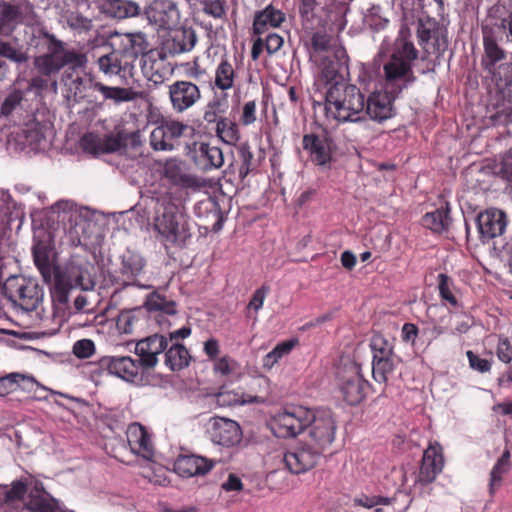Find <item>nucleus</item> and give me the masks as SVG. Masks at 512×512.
<instances>
[{
  "label": "nucleus",
  "mask_w": 512,
  "mask_h": 512,
  "mask_svg": "<svg viewBox=\"0 0 512 512\" xmlns=\"http://www.w3.org/2000/svg\"><path fill=\"white\" fill-rule=\"evenodd\" d=\"M321 456L320 450H316L308 442L299 443L284 453L283 462L289 472L301 474L314 468Z\"/></svg>",
  "instance_id": "dca6fc26"
},
{
  "label": "nucleus",
  "mask_w": 512,
  "mask_h": 512,
  "mask_svg": "<svg viewBox=\"0 0 512 512\" xmlns=\"http://www.w3.org/2000/svg\"><path fill=\"white\" fill-rule=\"evenodd\" d=\"M334 2L335 0H301L300 15L307 25L320 24Z\"/></svg>",
  "instance_id": "7c9ffc66"
},
{
  "label": "nucleus",
  "mask_w": 512,
  "mask_h": 512,
  "mask_svg": "<svg viewBox=\"0 0 512 512\" xmlns=\"http://www.w3.org/2000/svg\"><path fill=\"white\" fill-rule=\"evenodd\" d=\"M422 224L435 233L446 231L450 224L449 208L436 209L426 213L422 218Z\"/></svg>",
  "instance_id": "ea45409f"
},
{
  "label": "nucleus",
  "mask_w": 512,
  "mask_h": 512,
  "mask_svg": "<svg viewBox=\"0 0 512 512\" xmlns=\"http://www.w3.org/2000/svg\"><path fill=\"white\" fill-rule=\"evenodd\" d=\"M154 18L163 28L171 29L180 22V12L173 0H155Z\"/></svg>",
  "instance_id": "2f4dec72"
},
{
  "label": "nucleus",
  "mask_w": 512,
  "mask_h": 512,
  "mask_svg": "<svg viewBox=\"0 0 512 512\" xmlns=\"http://www.w3.org/2000/svg\"><path fill=\"white\" fill-rule=\"evenodd\" d=\"M484 49L485 58L483 59V66L489 72H493L494 65L505 57L504 51L489 37H484Z\"/></svg>",
  "instance_id": "09e8293b"
},
{
  "label": "nucleus",
  "mask_w": 512,
  "mask_h": 512,
  "mask_svg": "<svg viewBox=\"0 0 512 512\" xmlns=\"http://www.w3.org/2000/svg\"><path fill=\"white\" fill-rule=\"evenodd\" d=\"M417 34L420 44L428 54L441 56L448 48V31L434 20L419 21Z\"/></svg>",
  "instance_id": "4468645a"
},
{
  "label": "nucleus",
  "mask_w": 512,
  "mask_h": 512,
  "mask_svg": "<svg viewBox=\"0 0 512 512\" xmlns=\"http://www.w3.org/2000/svg\"><path fill=\"white\" fill-rule=\"evenodd\" d=\"M34 263L40 271L45 282L52 280L55 265L50 260V250L44 242H37L32 248Z\"/></svg>",
  "instance_id": "f704fd0d"
},
{
  "label": "nucleus",
  "mask_w": 512,
  "mask_h": 512,
  "mask_svg": "<svg viewBox=\"0 0 512 512\" xmlns=\"http://www.w3.org/2000/svg\"><path fill=\"white\" fill-rule=\"evenodd\" d=\"M444 467L442 447L437 442L431 443L424 451L419 472V481L431 483Z\"/></svg>",
  "instance_id": "393cba45"
},
{
  "label": "nucleus",
  "mask_w": 512,
  "mask_h": 512,
  "mask_svg": "<svg viewBox=\"0 0 512 512\" xmlns=\"http://www.w3.org/2000/svg\"><path fill=\"white\" fill-rule=\"evenodd\" d=\"M194 162L202 170L208 171L220 168L224 163L223 152L208 143H195Z\"/></svg>",
  "instance_id": "c85d7f7f"
},
{
  "label": "nucleus",
  "mask_w": 512,
  "mask_h": 512,
  "mask_svg": "<svg viewBox=\"0 0 512 512\" xmlns=\"http://www.w3.org/2000/svg\"><path fill=\"white\" fill-rule=\"evenodd\" d=\"M163 176L173 185L182 188H199L202 186V180L188 173L185 164L178 159H169L165 162Z\"/></svg>",
  "instance_id": "a878e982"
},
{
  "label": "nucleus",
  "mask_w": 512,
  "mask_h": 512,
  "mask_svg": "<svg viewBox=\"0 0 512 512\" xmlns=\"http://www.w3.org/2000/svg\"><path fill=\"white\" fill-rule=\"evenodd\" d=\"M66 21L72 29L79 31H88L92 26L91 20L78 12L69 13L66 17Z\"/></svg>",
  "instance_id": "e2e57ef3"
},
{
  "label": "nucleus",
  "mask_w": 512,
  "mask_h": 512,
  "mask_svg": "<svg viewBox=\"0 0 512 512\" xmlns=\"http://www.w3.org/2000/svg\"><path fill=\"white\" fill-rule=\"evenodd\" d=\"M438 290L442 300L447 301L453 307H456L458 305V301L455 295L453 294V280L446 274L441 273L438 275Z\"/></svg>",
  "instance_id": "5fc2aeb1"
},
{
  "label": "nucleus",
  "mask_w": 512,
  "mask_h": 512,
  "mask_svg": "<svg viewBox=\"0 0 512 512\" xmlns=\"http://www.w3.org/2000/svg\"><path fill=\"white\" fill-rule=\"evenodd\" d=\"M302 145L313 164L322 168H330L337 145L327 129H322L318 133L305 134Z\"/></svg>",
  "instance_id": "1a4fd4ad"
},
{
  "label": "nucleus",
  "mask_w": 512,
  "mask_h": 512,
  "mask_svg": "<svg viewBox=\"0 0 512 512\" xmlns=\"http://www.w3.org/2000/svg\"><path fill=\"white\" fill-rule=\"evenodd\" d=\"M191 131L192 128L183 122L165 120L151 132L150 142L155 150L172 151L180 145V139Z\"/></svg>",
  "instance_id": "ddd939ff"
},
{
  "label": "nucleus",
  "mask_w": 512,
  "mask_h": 512,
  "mask_svg": "<svg viewBox=\"0 0 512 512\" xmlns=\"http://www.w3.org/2000/svg\"><path fill=\"white\" fill-rule=\"evenodd\" d=\"M143 49V39L140 35H122L111 52L98 58L99 70L105 75L119 76L126 81L133 76L134 64Z\"/></svg>",
  "instance_id": "7ed1b4c3"
},
{
  "label": "nucleus",
  "mask_w": 512,
  "mask_h": 512,
  "mask_svg": "<svg viewBox=\"0 0 512 512\" xmlns=\"http://www.w3.org/2000/svg\"><path fill=\"white\" fill-rule=\"evenodd\" d=\"M238 154L241 161L239 167V177L243 180L247 177L251 170L253 153L247 143L241 144L238 147Z\"/></svg>",
  "instance_id": "4d7b16f0"
},
{
  "label": "nucleus",
  "mask_w": 512,
  "mask_h": 512,
  "mask_svg": "<svg viewBox=\"0 0 512 512\" xmlns=\"http://www.w3.org/2000/svg\"><path fill=\"white\" fill-rule=\"evenodd\" d=\"M119 279L124 286H139L138 278L144 273L146 260L141 253L126 249L120 257Z\"/></svg>",
  "instance_id": "412c9836"
},
{
  "label": "nucleus",
  "mask_w": 512,
  "mask_h": 512,
  "mask_svg": "<svg viewBox=\"0 0 512 512\" xmlns=\"http://www.w3.org/2000/svg\"><path fill=\"white\" fill-rule=\"evenodd\" d=\"M203 12L215 19H222L226 15L225 0H205L203 1Z\"/></svg>",
  "instance_id": "bf43d9fd"
},
{
  "label": "nucleus",
  "mask_w": 512,
  "mask_h": 512,
  "mask_svg": "<svg viewBox=\"0 0 512 512\" xmlns=\"http://www.w3.org/2000/svg\"><path fill=\"white\" fill-rule=\"evenodd\" d=\"M506 225V215L499 209H487L477 217V227L483 241H488L502 235Z\"/></svg>",
  "instance_id": "4be33fe9"
},
{
  "label": "nucleus",
  "mask_w": 512,
  "mask_h": 512,
  "mask_svg": "<svg viewBox=\"0 0 512 512\" xmlns=\"http://www.w3.org/2000/svg\"><path fill=\"white\" fill-rule=\"evenodd\" d=\"M126 134L122 131L112 132L101 136L94 132L84 134L80 139L83 151L98 156L120 151L126 146Z\"/></svg>",
  "instance_id": "2eb2a0df"
},
{
  "label": "nucleus",
  "mask_w": 512,
  "mask_h": 512,
  "mask_svg": "<svg viewBox=\"0 0 512 512\" xmlns=\"http://www.w3.org/2000/svg\"><path fill=\"white\" fill-rule=\"evenodd\" d=\"M338 381L340 391L349 405H357L364 399L369 384L357 364L349 363L341 367Z\"/></svg>",
  "instance_id": "f8f14e48"
},
{
  "label": "nucleus",
  "mask_w": 512,
  "mask_h": 512,
  "mask_svg": "<svg viewBox=\"0 0 512 512\" xmlns=\"http://www.w3.org/2000/svg\"><path fill=\"white\" fill-rule=\"evenodd\" d=\"M47 283L51 285L54 297L61 303L67 302L69 291L75 288L62 267L59 266L53 268L52 280Z\"/></svg>",
  "instance_id": "c9c22d12"
},
{
  "label": "nucleus",
  "mask_w": 512,
  "mask_h": 512,
  "mask_svg": "<svg viewBox=\"0 0 512 512\" xmlns=\"http://www.w3.org/2000/svg\"><path fill=\"white\" fill-rule=\"evenodd\" d=\"M365 97L358 87L345 82L330 85L325 95L328 119L339 123H360L365 119Z\"/></svg>",
  "instance_id": "f03ea898"
},
{
  "label": "nucleus",
  "mask_w": 512,
  "mask_h": 512,
  "mask_svg": "<svg viewBox=\"0 0 512 512\" xmlns=\"http://www.w3.org/2000/svg\"><path fill=\"white\" fill-rule=\"evenodd\" d=\"M30 11L31 7L28 3H20L17 5L0 3V34H11L14 29L23 22L24 13Z\"/></svg>",
  "instance_id": "bb28decb"
},
{
  "label": "nucleus",
  "mask_w": 512,
  "mask_h": 512,
  "mask_svg": "<svg viewBox=\"0 0 512 512\" xmlns=\"http://www.w3.org/2000/svg\"><path fill=\"white\" fill-rule=\"evenodd\" d=\"M206 433L213 443L225 447L235 446L242 440L239 424L223 417L210 418L206 425Z\"/></svg>",
  "instance_id": "f3484780"
},
{
  "label": "nucleus",
  "mask_w": 512,
  "mask_h": 512,
  "mask_svg": "<svg viewBox=\"0 0 512 512\" xmlns=\"http://www.w3.org/2000/svg\"><path fill=\"white\" fill-rule=\"evenodd\" d=\"M214 464L213 460L196 455H187L176 460L174 469L181 477H193L207 474L214 467Z\"/></svg>",
  "instance_id": "cd10ccee"
},
{
  "label": "nucleus",
  "mask_w": 512,
  "mask_h": 512,
  "mask_svg": "<svg viewBox=\"0 0 512 512\" xmlns=\"http://www.w3.org/2000/svg\"><path fill=\"white\" fill-rule=\"evenodd\" d=\"M308 428L311 441L309 444L323 454L335 439L336 423L331 411L312 410V419Z\"/></svg>",
  "instance_id": "9b49d317"
},
{
  "label": "nucleus",
  "mask_w": 512,
  "mask_h": 512,
  "mask_svg": "<svg viewBox=\"0 0 512 512\" xmlns=\"http://www.w3.org/2000/svg\"><path fill=\"white\" fill-rule=\"evenodd\" d=\"M127 442L133 454L152 460L154 457V446L150 435L145 427L134 422L130 424L126 430Z\"/></svg>",
  "instance_id": "b1692460"
},
{
  "label": "nucleus",
  "mask_w": 512,
  "mask_h": 512,
  "mask_svg": "<svg viewBox=\"0 0 512 512\" xmlns=\"http://www.w3.org/2000/svg\"><path fill=\"white\" fill-rule=\"evenodd\" d=\"M102 369L128 382L142 379L140 371L142 365L130 356H104L99 360Z\"/></svg>",
  "instance_id": "a211bd4d"
},
{
  "label": "nucleus",
  "mask_w": 512,
  "mask_h": 512,
  "mask_svg": "<svg viewBox=\"0 0 512 512\" xmlns=\"http://www.w3.org/2000/svg\"><path fill=\"white\" fill-rule=\"evenodd\" d=\"M228 99L227 95L213 97L205 106L203 119L208 124H215L220 119L225 118V114L228 110Z\"/></svg>",
  "instance_id": "4c0bfd02"
},
{
  "label": "nucleus",
  "mask_w": 512,
  "mask_h": 512,
  "mask_svg": "<svg viewBox=\"0 0 512 512\" xmlns=\"http://www.w3.org/2000/svg\"><path fill=\"white\" fill-rule=\"evenodd\" d=\"M93 266L85 259L72 257L64 267L63 271L72 282L75 288L89 291L94 288L95 281L91 275Z\"/></svg>",
  "instance_id": "5701e85b"
},
{
  "label": "nucleus",
  "mask_w": 512,
  "mask_h": 512,
  "mask_svg": "<svg viewBox=\"0 0 512 512\" xmlns=\"http://www.w3.org/2000/svg\"><path fill=\"white\" fill-rule=\"evenodd\" d=\"M52 211L58 214V218L62 221L69 220L70 226L66 231V235L70 244L78 246L83 238L88 237V228L90 223L85 219L82 211L76 204L69 200H60L52 207Z\"/></svg>",
  "instance_id": "9d476101"
},
{
  "label": "nucleus",
  "mask_w": 512,
  "mask_h": 512,
  "mask_svg": "<svg viewBox=\"0 0 512 512\" xmlns=\"http://www.w3.org/2000/svg\"><path fill=\"white\" fill-rule=\"evenodd\" d=\"M12 377H14V380H16L15 388L16 391L18 389L28 392V393H34L37 394L39 390L41 391H49L52 394H57L62 397H67V395L56 392L54 390L48 389L39 382L36 381V379L33 376L24 375L20 373H12Z\"/></svg>",
  "instance_id": "de8ad7c7"
},
{
  "label": "nucleus",
  "mask_w": 512,
  "mask_h": 512,
  "mask_svg": "<svg viewBox=\"0 0 512 512\" xmlns=\"http://www.w3.org/2000/svg\"><path fill=\"white\" fill-rule=\"evenodd\" d=\"M161 215L154 218L153 227L157 231L160 241L166 246H185L191 237V228L188 217L180 212L172 203L163 206Z\"/></svg>",
  "instance_id": "20e7f679"
},
{
  "label": "nucleus",
  "mask_w": 512,
  "mask_h": 512,
  "mask_svg": "<svg viewBox=\"0 0 512 512\" xmlns=\"http://www.w3.org/2000/svg\"><path fill=\"white\" fill-rule=\"evenodd\" d=\"M418 57L414 44L405 38H398L390 59L384 64V92L372 93L365 102L370 119L383 122L394 114L393 101L415 81L412 62Z\"/></svg>",
  "instance_id": "f257e3e1"
},
{
  "label": "nucleus",
  "mask_w": 512,
  "mask_h": 512,
  "mask_svg": "<svg viewBox=\"0 0 512 512\" xmlns=\"http://www.w3.org/2000/svg\"><path fill=\"white\" fill-rule=\"evenodd\" d=\"M163 65L164 60L162 58H154L153 53L143 56V70L155 83L162 80V75L159 73V70Z\"/></svg>",
  "instance_id": "6e6d98bb"
},
{
  "label": "nucleus",
  "mask_w": 512,
  "mask_h": 512,
  "mask_svg": "<svg viewBox=\"0 0 512 512\" xmlns=\"http://www.w3.org/2000/svg\"><path fill=\"white\" fill-rule=\"evenodd\" d=\"M311 419V409L304 406H288L271 417L269 426L276 437L292 438L308 428Z\"/></svg>",
  "instance_id": "6e6552de"
},
{
  "label": "nucleus",
  "mask_w": 512,
  "mask_h": 512,
  "mask_svg": "<svg viewBox=\"0 0 512 512\" xmlns=\"http://www.w3.org/2000/svg\"><path fill=\"white\" fill-rule=\"evenodd\" d=\"M169 99L174 111L182 113L194 106L201 98L199 87L186 80L169 85Z\"/></svg>",
  "instance_id": "6ab92c4d"
},
{
  "label": "nucleus",
  "mask_w": 512,
  "mask_h": 512,
  "mask_svg": "<svg viewBox=\"0 0 512 512\" xmlns=\"http://www.w3.org/2000/svg\"><path fill=\"white\" fill-rule=\"evenodd\" d=\"M3 292L14 306L25 312L36 310L43 299V290L37 281L21 275L8 277Z\"/></svg>",
  "instance_id": "423d86ee"
},
{
  "label": "nucleus",
  "mask_w": 512,
  "mask_h": 512,
  "mask_svg": "<svg viewBox=\"0 0 512 512\" xmlns=\"http://www.w3.org/2000/svg\"><path fill=\"white\" fill-rule=\"evenodd\" d=\"M299 344L297 338H291L278 343L262 359V366L265 369H272L282 358L288 356L292 350Z\"/></svg>",
  "instance_id": "e433bc0d"
},
{
  "label": "nucleus",
  "mask_w": 512,
  "mask_h": 512,
  "mask_svg": "<svg viewBox=\"0 0 512 512\" xmlns=\"http://www.w3.org/2000/svg\"><path fill=\"white\" fill-rule=\"evenodd\" d=\"M23 95L20 91L11 92L4 100L1 106V114L9 116L21 103Z\"/></svg>",
  "instance_id": "0e129e2a"
},
{
  "label": "nucleus",
  "mask_w": 512,
  "mask_h": 512,
  "mask_svg": "<svg viewBox=\"0 0 512 512\" xmlns=\"http://www.w3.org/2000/svg\"><path fill=\"white\" fill-rule=\"evenodd\" d=\"M27 492V483L22 480L13 481L11 487L3 494V504L7 507L14 506L23 500Z\"/></svg>",
  "instance_id": "603ef678"
},
{
  "label": "nucleus",
  "mask_w": 512,
  "mask_h": 512,
  "mask_svg": "<svg viewBox=\"0 0 512 512\" xmlns=\"http://www.w3.org/2000/svg\"><path fill=\"white\" fill-rule=\"evenodd\" d=\"M197 42V35L192 28L175 30L172 36V51L180 54L191 51Z\"/></svg>",
  "instance_id": "79ce46f5"
},
{
  "label": "nucleus",
  "mask_w": 512,
  "mask_h": 512,
  "mask_svg": "<svg viewBox=\"0 0 512 512\" xmlns=\"http://www.w3.org/2000/svg\"><path fill=\"white\" fill-rule=\"evenodd\" d=\"M0 55L16 63H22L27 60L26 55L13 45L0 41Z\"/></svg>",
  "instance_id": "680f3d73"
},
{
  "label": "nucleus",
  "mask_w": 512,
  "mask_h": 512,
  "mask_svg": "<svg viewBox=\"0 0 512 512\" xmlns=\"http://www.w3.org/2000/svg\"><path fill=\"white\" fill-rule=\"evenodd\" d=\"M168 347V340L163 335L154 334L138 341L135 345V353L139 357L142 370H150L158 364V355Z\"/></svg>",
  "instance_id": "aec40b11"
},
{
  "label": "nucleus",
  "mask_w": 512,
  "mask_h": 512,
  "mask_svg": "<svg viewBox=\"0 0 512 512\" xmlns=\"http://www.w3.org/2000/svg\"><path fill=\"white\" fill-rule=\"evenodd\" d=\"M109 5L113 16L119 19L136 16L140 10L137 3L126 0H113Z\"/></svg>",
  "instance_id": "3c124183"
},
{
  "label": "nucleus",
  "mask_w": 512,
  "mask_h": 512,
  "mask_svg": "<svg viewBox=\"0 0 512 512\" xmlns=\"http://www.w3.org/2000/svg\"><path fill=\"white\" fill-rule=\"evenodd\" d=\"M510 469V452L505 450L490 472L489 493L493 495L502 484L503 476Z\"/></svg>",
  "instance_id": "c03bdc74"
},
{
  "label": "nucleus",
  "mask_w": 512,
  "mask_h": 512,
  "mask_svg": "<svg viewBox=\"0 0 512 512\" xmlns=\"http://www.w3.org/2000/svg\"><path fill=\"white\" fill-rule=\"evenodd\" d=\"M35 67L41 74L51 75L69 65L72 69L85 68L87 57L84 53L65 48L63 42L50 38L47 52L35 58Z\"/></svg>",
  "instance_id": "39448f33"
},
{
  "label": "nucleus",
  "mask_w": 512,
  "mask_h": 512,
  "mask_svg": "<svg viewBox=\"0 0 512 512\" xmlns=\"http://www.w3.org/2000/svg\"><path fill=\"white\" fill-rule=\"evenodd\" d=\"M23 132L27 143L30 145H39L44 139L42 127L38 123L28 125Z\"/></svg>",
  "instance_id": "338daca9"
},
{
  "label": "nucleus",
  "mask_w": 512,
  "mask_h": 512,
  "mask_svg": "<svg viewBox=\"0 0 512 512\" xmlns=\"http://www.w3.org/2000/svg\"><path fill=\"white\" fill-rule=\"evenodd\" d=\"M92 88L99 91L104 99L112 100L116 103L127 102L134 99V92L128 88L110 87L100 82H92Z\"/></svg>",
  "instance_id": "a18cd8bd"
},
{
  "label": "nucleus",
  "mask_w": 512,
  "mask_h": 512,
  "mask_svg": "<svg viewBox=\"0 0 512 512\" xmlns=\"http://www.w3.org/2000/svg\"><path fill=\"white\" fill-rule=\"evenodd\" d=\"M269 290V287L266 285H262L260 288L256 289L248 303L247 308L253 309L255 312H258L260 309H262Z\"/></svg>",
  "instance_id": "69168bd1"
},
{
  "label": "nucleus",
  "mask_w": 512,
  "mask_h": 512,
  "mask_svg": "<svg viewBox=\"0 0 512 512\" xmlns=\"http://www.w3.org/2000/svg\"><path fill=\"white\" fill-rule=\"evenodd\" d=\"M217 402L221 406H237L249 403H263L264 399L239 391H224L217 394Z\"/></svg>",
  "instance_id": "37998d69"
},
{
  "label": "nucleus",
  "mask_w": 512,
  "mask_h": 512,
  "mask_svg": "<svg viewBox=\"0 0 512 512\" xmlns=\"http://www.w3.org/2000/svg\"><path fill=\"white\" fill-rule=\"evenodd\" d=\"M237 79L234 65L226 57L221 58L214 72L215 87L221 91L230 90L235 86Z\"/></svg>",
  "instance_id": "72a5a7b5"
},
{
  "label": "nucleus",
  "mask_w": 512,
  "mask_h": 512,
  "mask_svg": "<svg viewBox=\"0 0 512 512\" xmlns=\"http://www.w3.org/2000/svg\"><path fill=\"white\" fill-rule=\"evenodd\" d=\"M373 353L372 376L378 383H386L395 378L401 358L394 353L393 345L382 335H374L370 341Z\"/></svg>",
  "instance_id": "0eeeda50"
},
{
  "label": "nucleus",
  "mask_w": 512,
  "mask_h": 512,
  "mask_svg": "<svg viewBox=\"0 0 512 512\" xmlns=\"http://www.w3.org/2000/svg\"><path fill=\"white\" fill-rule=\"evenodd\" d=\"M190 355L188 350L179 343H173L165 353V364L172 370H180L188 366Z\"/></svg>",
  "instance_id": "a19ab883"
},
{
  "label": "nucleus",
  "mask_w": 512,
  "mask_h": 512,
  "mask_svg": "<svg viewBox=\"0 0 512 512\" xmlns=\"http://www.w3.org/2000/svg\"><path fill=\"white\" fill-rule=\"evenodd\" d=\"M319 73H318V81L328 85L335 84L336 82H340L338 78L339 76V62L335 59L334 56L326 55L320 58L319 60Z\"/></svg>",
  "instance_id": "58836bf2"
},
{
  "label": "nucleus",
  "mask_w": 512,
  "mask_h": 512,
  "mask_svg": "<svg viewBox=\"0 0 512 512\" xmlns=\"http://www.w3.org/2000/svg\"><path fill=\"white\" fill-rule=\"evenodd\" d=\"M284 20L285 14L282 11L275 9L272 5H269L255 15L253 31L255 34L261 35L269 28L279 27Z\"/></svg>",
  "instance_id": "473e14b6"
},
{
  "label": "nucleus",
  "mask_w": 512,
  "mask_h": 512,
  "mask_svg": "<svg viewBox=\"0 0 512 512\" xmlns=\"http://www.w3.org/2000/svg\"><path fill=\"white\" fill-rule=\"evenodd\" d=\"M145 306L150 311H161L168 315L176 314L175 303L171 300H167L157 292H154L147 297Z\"/></svg>",
  "instance_id": "8fccbe9b"
},
{
  "label": "nucleus",
  "mask_w": 512,
  "mask_h": 512,
  "mask_svg": "<svg viewBox=\"0 0 512 512\" xmlns=\"http://www.w3.org/2000/svg\"><path fill=\"white\" fill-rule=\"evenodd\" d=\"M395 502L394 498L383 497L378 495L368 496L362 495L358 498L354 499V503L358 506H362L365 508H374L379 505L390 506Z\"/></svg>",
  "instance_id": "13d9d810"
},
{
  "label": "nucleus",
  "mask_w": 512,
  "mask_h": 512,
  "mask_svg": "<svg viewBox=\"0 0 512 512\" xmlns=\"http://www.w3.org/2000/svg\"><path fill=\"white\" fill-rule=\"evenodd\" d=\"M135 320L136 316L133 311L121 312L118 316L117 327L125 334L132 333Z\"/></svg>",
  "instance_id": "774afa93"
},
{
  "label": "nucleus",
  "mask_w": 512,
  "mask_h": 512,
  "mask_svg": "<svg viewBox=\"0 0 512 512\" xmlns=\"http://www.w3.org/2000/svg\"><path fill=\"white\" fill-rule=\"evenodd\" d=\"M58 508V501L44 490L42 484L36 483L21 512H55Z\"/></svg>",
  "instance_id": "c756f323"
},
{
  "label": "nucleus",
  "mask_w": 512,
  "mask_h": 512,
  "mask_svg": "<svg viewBox=\"0 0 512 512\" xmlns=\"http://www.w3.org/2000/svg\"><path fill=\"white\" fill-rule=\"evenodd\" d=\"M239 369V363L228 355L217 358L213 364L214 373L220 376L234 375Z\"/></svg>",
  "instance_id": "864d4df0"
},
{
  "label": "nucleus",
  "mask_w": 512,
  "mask_h": 512,
  "mask_svg": "<svg viewBox=\"0 0 512 512\" xmlns=\"http://www.w3.org/2000/svg\"><path fill=\"white\" fill-rule=\"evenodd\" d=\"M216 124V135L228 145H235L240 138L237 124L230 118L225 117Z\"/></svg>",
  "instance_id": "49530a36"
},
{
  "label": "nucleus",
  "mask_w": 512,
  "mask_h": 512,
  "mask_svg": "<svg viewBox=\"0 0 512 512\" xmlns=\"http://www.w3.org/2000/svg\"><path fill=\"white\" fill-rule=\"evenodd\" d=\"M95 352V344L90 339H81L74 343L73 353L77 358L85 359L92 356Z\"/></svg>",
  "instance_id": "052dcab7"
}]
</instances>
